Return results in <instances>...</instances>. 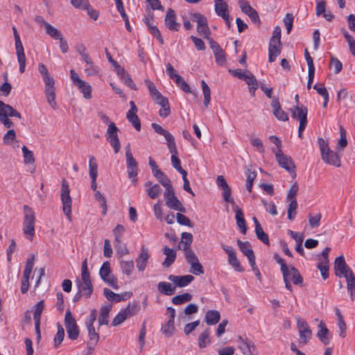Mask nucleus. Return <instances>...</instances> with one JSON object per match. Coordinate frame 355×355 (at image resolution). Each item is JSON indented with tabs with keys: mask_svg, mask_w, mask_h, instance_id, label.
<instances>
[{
	"mask_svg": "<svg viewBox=\"0 0 355 355\" xmlns=\"http://www.w3.org/2000/svg\"><path fill=\"white\" fill-rule=\"evenodd\" d=\"M307 108L301 105H297L291 109V116L293 119L299 120L300 125L298 128V137L302 139L303 137L302 132L307 125Z\"/></svg>",
	"mask_w": 355,
	"mask_h": 355,
	"instance_id": "39448f33",
	"label": "nucleus"
},
{
	"mask_svg": "<svg viewBox=\"0 0 355 355\" xmlns=\"http://www.w3.org/2000/svg\"><path fill=\"white\" fill-rule=\"evenodd\" d=\"M161 331L166 337H171L175 331L174 320L168 319V321L162 326Z\"/></svg>",
	"mask_w": 355,
	"mask_h": 355,
	"instance_id": "72a5a7b5",
	"label": "nucleus"
},
{
	"mask_svg": "<svg viewBox=\"0 0 355 355\" xmlns=\"http://www.w3.org/2000/svg\"><path fill=\"white\" fill-rule=\"evenodd\" d=\"M38 71L42 76L44 83L54 81V79L50 76V73H49L47 68L44 64L40 63L39 64Z\"/></svg>",
	"mask_w": 355,
	"mask_h": 355,
	"instance_id": "de8ad7c7",
	"label": "nucleus"
},
{
	"mask_svg": "<svg viewBox=\"0 0 355 355\" xmlns=\"http://www.w3.org/2000/svg\"><path fill=\"white\" fill-rule=\"evenodd\" d=\"M99 275L103 282L108 284L114 289L118 290L119 285L117 279L111 274L110 263L109 261H105L99 270Z\"/></svg>",
	"mask_w": 355,
	"mask_h": 355,
	"instance_id": "0eeeda50",
	"label": "nucleus"
},
{
	"mask_svg": "<svg viewBox=\"0 0 355 355\" xmlns=\"http://www.w3.org/2000/svg\"><path fill=\"white\" fill-rule=\"evenodd\" d=\"M297 324L301 342L306 344L311 338V330L308 323L304 320L298 319Z\"/></svg>",
	"mask_w": 355,
	"mask_h": 355,
	"instance_id": "4468645a",
	"label": "nucleus"
},
{
	"mask_svg": "<svg viewBox=\"0 0 355 355\" xmlns=\"http://www.w3.org/2000/svg\"><path fill=\"white\" fill-rule=\"evenodd\" d=\"M57 327L58 331L54 338V345L55 347L56 348L60 345L64 337V330L62 326L60 324L58 323Z\"/></svg>",
	"mask_w": 355,
	"mask_h": 355,
	"instance_id": "09e8293b",
	"label": "nucleus"
},
{
	"mask_svg": "<svg viewBox=\"0 0 355 355\" xmlns=\"http://www.w3.org/2000/svg\"><path fill=\"white\" fill-rule=\"evenodd\" d=\"M271 106L272 107L273 114L278 120L286 121L288 119L287 114L282 110L278 99H272Z\"/></svg>",
	"mask_w": 355,
	"mask_h": 355,
	"instance_id": "4be33fe9",
	"label": "nucleus"
},
{
	"mask_svg": "<svg viewBox=\"0 0 355 355\" xmlns=\"http://www.w3.org/2000/svg\"><path fill=\"white\" fill-rule=\"evenodd\" d=\"M221 248L227 253L228 263L234 270L240 272H244V268L241 265L240 261L237 259L234 249L225 244H222Z\"/></svg>",
	"mask_w": 355,
	"mask_h": 355,
	"instance_id": "f8f14e48",
	"label": "nucleus"
},
{
	"mask_svg": "<svg viewBox=\"0 0 355 355\" xmlns=\"http://www.w3.org/2000/svg\"><path fill=\"white\" fill-rule=\"evenodd\" d=\"M79 290L80 292H83V295L86 297H89L93 292L92 282H83L79 285Z\"/></svg>",
	"mask_w": 355,
	"mask_h": 355,
	"instance_id": "3c124183",
	"label": "nucleus"
},
{
	"mask_svg": "<svg viewBox=\"0 0 355 355\" xmlns=\"http://www.w3.org/2000/svg\"><path fill=\"white\" fill-rule=\"evenodd\" d=\"M253 221L255 225V233L257 237L263 243L269 245V239L266 233H265L256 217H253Z\"/></svg>",
	"mask_w": 355,
	"mask_h": 355,
	"instance_id": "cd10ccee",
	"label": "nucleus"
},
{
	"mask_svg": "<svg viewBox=\"0 0 355 355\" xmlns=\"http://www.w3.org/2000/svg\"><path fill=\"white\" fill-rule=\"evenodd\" d=\"M215 1V11L216 14L221 17L224 21H225L227 26L228 27L230 26V17L228 13V6L226 2L223 1V0L220 1Z\"/></svg>",
	"mask_w": 355,
	"mask_h": 355,
	"instance_id": "2eb2a0df",
	"label": "nucleus"
},
{
	"mask_svg": "<svg viewBox=\"0 0 355 355\" xmlns=\"http://www.w3.org/2000/svg\"><path fill=\"white\" fill-rule=\"evenodd\" d=\"M158 291L165 295H172L175 292V286L166 282H160L157 284Z\"/></svg>",
	"mask_w": 355,
	"mask_h": 355,
	"instance_id": "bb28decb",
	"label": "nucleus"
},
{
	"mask_svg": "<svg viewBox=\"0 0 355 355\" xmlns=\"http://www.w3.org/2000/svg\"><path fill=\"white\" fill-rule=\"evenodd\" d=\"M184 257L187 262L191 266L199 262L198 258L192 250L185 252Z\"/></svg>",
	"mask_w": 355,
	"mask_h": 355,
	"instance_id": "4d7b16f0",
	"label": "nucleus"
},
{
	"mask_svg": "<svg viewBox=\"0 0 355 355\" xmlns=\"http://www.w3.org/2000/svg\"><path fill=\"white\" fill-rule=\"evenodd\" d=\"M164 196L166 200V205L168 207L181 212H186V209L175 196L173 187L165 190Z\"/></svg>",
	"mask_w": 355,
	"mask_h": 355,
	"instance_id": "9d476101",
	"label": "nucleus"
},
{
	"mask_svg": "<svg viewBox=\"0 0 355 355\" xmlns=\"http://www.w3.org/2000/svg\"><path fill=\"white\" fill-rule=\"evenodd\" d=\"M175 83L185 93H191L189 85L185 82L184 79L182 76L177 78Z\"/></svg>",
	"mask_w": 355,
	"mask_h": 355,
	"instance_id": "680f3d73",
	"label": "nucleus"
},
{
	"mask_svg": "<svg viewBox=\"0 0 355 355\" xmlns=\"http://www.w3.org/2000/svg\"><path fill=\"white\" fill-rule=\"evenodd\" d=\"M201 85L204 96V105L206 107H208L211 101V91L209 86L207 85L205 80L201 81Z\"/></svg>",
	"mask_w": 355,
	"mask_h": 355,
	"instance_id": "a19ab883",
	"label": "nucleus"
},
{
	"mask_svg": "<svg viewBox=\"0 0 355 355\" xmlns=\"http://www.w3.org/2000/svg\"><path fill=\"white\" fill-rule=\"evenodd\" d=\"M318 146L321 153L322 161L329 165L339 167L341 165L340 156L334 150H331L329 144L322 138L318 139Z\"/></svg>",
	"mask_w": 355,
	"mask_h": 355,
	"instance_id": "f03ea898",
	"label": "nucleus"
},
{
	"mask_svg": "<svg viewBox=\"0 0 355 355\" xmlns=\"http://www.w3.org/2000/svg\"><path fill=\"white\" fill-rule=\"evenodd\" d=\"M95 199L99 202L101 207L103 209V214L105 215L107 213V202L106 199L103 194L101 193L99 191H96L94 193Z\"/></svg>",
	"mask_w": 355,
	"mask_h": 355,
	"instance_id": "864d4df0",
	"label": "nucleus"
},
{
	"mask_svg": "<svg viewBox=\"0 0 355 355\" xmlns=\"http://www.w3.org/2000/svg\"><path fill=\"white\" fill-rule=\"evenodd\" d=\"M286 273L288 275V279L291 280L295 285L302 284L303 279L298 270L294 266H289Z\"/></svg>",
	"mask_w": 355,
	"mask_h": 355,
	"instance_id": "5701e85b",
	"label": "nucleus"
},
{
	"mask_svg": "<svg viewBox=\"0 0 355 355\" xmlns=\"http://www.w3.org/2000/svg\"><path fill=\"white\" fill-rule=\"evenodd\" d=\"M45 31L46 34H48L50 37L53 38L54 40H58L62 36V33L57 28L53 27L50 24H45Z\"/></svg>",
	"mask_w": 355,
	"mask_h": 355,
	"instance_id": "79ce46f5",
	"label": "nucleus"
},
{
	"mask_svg": "<svg viewBox=\"0 0 355 355\" xmlns=\"http://www.w3.org/2000/svg\"><path fill=\"white\" fill-rule=\"evenodd\" d=\"M118 128L115 123L111 122L107 127L105 134L106 139L110 144L113 147L115 153H118L121 149V144L117 135Z\"/></svg>",
	"mask_w": 355,
	"mask_h": 355,
	"instance_id": "9b49d317",
	"label": "nucleus"
},
{
	"mask_svg": "<svg viewBox=\"0 0 355 355\" xmlns=\"http://www.w3.org/2000/svg\"><path fill=\"white\" fill-rule=\"evenodd\" d=\"M76 87L80 90L85 98L90 99L92 98V87L88 83L83 80L80 82Z\"/></svg>",
	"mask_w": 355,
	"mask_h": 355,
	"instance_id": "58836bf2",
	"label": "nucleus"
},
{
	"mask_svg": "<svg viewBox=\"0 0 355 355\" xmlns=\"http://www.w3.org/2000/svg\"><path fill=\"white\" fill-rule=\"evenodd\" d=\"M166 141L167 143V146L168 148V150H169L170 153H171V155H175V156L178 155V150H177L176 144L175 141L174 137L172 135L169 138H167V139H166Z\"/></svg>",
	"mask_w": 355,
	"mask_h": 355,
	"instance_id": "052dcab7",
	"label": "nucleus"
},
{
	"mask_svg": "<svg viewBox=\"0 0 355 355\" xmlns=\"http://www.w3.org/2000/svg\"><path fill=\"white\" fill-rule=\"evenodd\" d=\"M111 311L110 306H103L101 308L100 315L98 317V324L103 325L107 324L109 322V313Z\"/></svg>",
	"mask_w": 355,
	"mask_h": 355,
	"instance_id": "2f4dec72",
	"label": "nucleus"
},
{
	"mask_svg": "<svg viewBox=\"0 0 355 355\" xmlns=\"http://www.w3.org/2000/svg\"><path fill=\"white\" fill-rule=\"evenodd\" d=\"M148 31L150 33L155 37L161 44H164V40L161 35V33L156 26L149 25Z\"/></svg>",
	"mask_w": 355,
	"mask_h": 355,
	"instance_id": "e2e57ef3",
	"label": "nucleus"
},
{
	"mask_svg": "<svg viewBox=\"0 0 355 355\" xmlns=\"http://www.w3.org/2000/svg\"><path fill=\"white\" fill-rule=\"evenodd\" d=\"M60 198L62 203V211L69 220H71L72 199L70 196V189L67 181L64 178L62 180Z\"/></svg>",
	"mask_w": 355,
	"mask_h": 355,
	"instance_id": "7ed1b4c3",
	"label": "nucleus"
},
{
	"mask_svg": "<svg viewBox=\"0 0 355 355\" xmlns=\"http://www.w3.org/2000/svg\"><path fill=\"white\" fill-rule=\"evenodd\" d=\"M154 175L166 189L171 188L172 184L171 180L161 170H156Z\"/></svg>",
	"mask_w": 355,
	"mask_h": 355,
	"instance_id": "473e14b6",
	"label": "nucleus"
},
{
	"mask_svg": "<svg viewBox=\"0 0 355 355\" xmlns=\"http://www.w3.org/2000/svg\"><path fill=\"white\" fill-rule=\"evenodd\" d=\"M237 245L240 249V250L243 252V254L250 259V257H254V252L250 247V243L248 241L243 242L240 240L237 241Z\"/></svg>",
	"mask_w": 355,
	"mask_h": 355,
	"instance_id": "c756f323",
	"label": "nucleus"
},
{
	"mask_svg": "<svg viewBox=\"0 0 355 355\" xmlns=\"http://www.w3.org/2000/svg\"><path fill=\"white\" fill-rule=\"evenodd\" d=\"M150 258L149 251L145 246H141L138 257L136 259V266L139 271L143 272L146 268Z\"/></svg>",
	"mask_w": 355,
	"mask_h": 355,
	"instance_id": "dca6fc26",
	"label": "nucleus"
},
{
	"mask_svg": "<svg viewBox=\"0 0 355 355\" xmlns=\"http://www.w3.org/2000/svg\"><path fill=\"white\" fill-rule=\"evenodd\" d=\"M297 200H293L292 201H290V203L288 205V210H287V214H288V218L290 220H293L294 218L296 216L297 214Z\"/></svg>",
	"mask_w": 355,
	"mask_h": 355,
	"instance_id": "49530a36",
	"label": "nucleus"
},
{
	"mask_svg": "<svg viewBox=\"0 0 355 355\" xmlns=\"http://www.w3.org/2000/svg\"><path fill=\"white\" fill-rule=\"evenodd\" d=\"M44 307L43 300L38 302L35 306L33 319L34 320H40L41 315Z\"/></svg>",
	"mask_w": 355,
	"mask_h": 355,
	"instance_id": "6e6d98bb",
	"label": "nucleus"
},
{
	"mask_svg": "<svg viewBox=\"0 0 355 355\" xmlns=\"http://www.w3.org/2000/svg\"><path fill=\"white\" fill-rule=\"evenodd\" d=\"M163 252L166 255V259L162 265L166 268H168L174 263L176 258V252L173 249L168 246L164 248Z\"/></svg>",
	"mask_w": 355,
	"mask_h": 355,
	"instance_id": "a878e982",
	"label": "nucleus"
},
{
	"mask_svg": "<svg viewBox=\"0 0 355 355\" xmlns=\"http://www.w3.org/2000/svg\"><path fill=\"white\" fill-rule=\"evenodd\" d=\"M235 218L238 227L240 229L241 233L245 234L247 231V227L242 210L237 211L236 214H235Z\"/></svg>",
	"mask_w": 355,
	"mask_h": 355,
	"instance_id": "4c0bfd02",
	"label": "nucleus"
},
{
	"mask_svg": "<svg viewBox=\"0 0 355 355\" xmlns=\"http://www.w3.org/2000/svg\"><path fill=\"white\" fill-rule=\"evenodd\" d=\"M192 298V295L190 293H185L182 295H178L173 297L171 300L172 303L175 305L182 304L187 302H189Z\"/></svg>",
	"mask_w": 355,
	"mask_h": 355,
	"instance_id": "ea45409f",
	"label": "nucleus"
},
{
	"mask_svg": "<svg viewBox=\"0 0 355 355\" xmlns=\"http://www.w3.org/2000/svg\"><path fill=\"white\" fill-rule=\"evenodd\" d=\"M191 18L193 21L197 22L198 33L204 38H208L211 35V31L208 26L207 18L199 12L191 13Z\"/></svg>",
	"mask_w": 355,
	"mask_h": 355,
	"instance_id": "1a4fd4ad",
	"label": "nucleus"
},
{
	"mask_svg": "<svg viewBox=\"0 0 355 355\" xmlns=\"http://www.w3.org/2000/svg\"><path fill=\"white\" fill-rule=\"evenodd\" d=\"M272 151L275 154L277 161L279 166L290 173H294L295 164L292 158L284 155L281 149L277 150H273Z\"/></svg>",
	"mask_w": 355,
	"mask_h": 355,
	"instance_id": "ddd939ff",
	"label": "nucleus"
},
{
	"mask_svg": "<svg viewBox=\"0 0 355 355\" xmlns=\"http://www.w3.org/2000/svg\"><path fill=\"white\" fill-rule=\"evenodd\" d=\"M126 117L137 131L141 130V123L137 114L127 113Z\"/></svg>",
	"mask_w": 355,
	"mask_h": 355,
	"instance_id": "5fc2aeb1",
	"label": "nucleus"
},
{
	"mask_svg": "<svg viewBox=\"0 0 355 355\" xmlns=\"http://www.w3.org/2000/svg\"><path fill=\"white\" fill-rule=\"evenodd\" d=\"M164 23L166 26L170 31H178L180 29V24L176 21V14L171 8H169L167 10L164 18Z\"/></svg>",
	"mask_w": 355,
	"mask_h": 355,
	"instance_id": "a211bd4d",
	"label": "nucleus"
},
{
	"mask_svg": "<svg viewBox=\"0 0 355 355\" xmlns=\"http://www.w3.org/2000/svg\"><path fill=\"white\" fill-rule=\"evenodd\" d=\"M146 191L152 199H155L161 194L162 189L159 184H153L151 182L145 183Z\"/></svg>",
	"mask_w": 355,
	"mask_h": 355,
	"instance_id": "393cba45",
	"label": "nucleus"
},
{
	"mask_svg": "<svg viewBox=\"0 0 355 355\" xmlns=\"http://www.w3.org/2000/svg\"><path fill=\"white\" fill-rule=\"evenodd\" d=\"M282 51V43L281 41L270 40L268 53H269V62H274L277 57L280 54Z\"/></svg>",
	"mask_w": 355,
	"mask_h": 355,
	"instance_id": "6ab92c4d",
	"label": "nucleus"
},
{
	"mask_svg": "<svg viewBox=\"0 0 355 355\" xmlns=\"http://www.w3.org/2000/svg\"><path fill=\"white\" fill-rule=\"evenodd\" d=\"M152 127L155 132H157L159 135H163L165 138V139H167V138H169L172 136V135L166 130L164 129L160 125L157 123H152Z\"/></svg>",
	"mask_w": 355,
	"mask_h": 355,
	"instance_id": "bf43d9fd",
	"label": "nucleus"
},
{
	"mask_svg": "<svg viewBox=\"0 0 355 355\" xmlns=\"http://www.w3.org/2000/svg\"><path fill=\"white\" fill-rule=\"evenodd\" d=\"M89 176H90L91 179L97 178L98 166H97L96 162H95V158L94 156L89 157Z\"/></svg>",
	"mask_w": 355,
	"mask_h": 355,
	"instance_id": "c03bdc74",
	"label": "nucleus"
},
{
	"mask_svg": "<svg viewBox=\"0 0 355 355\" xmlns=\"http://www.w3.org/2000/svg\"><path fill=\"white\" fill-rule=\"evenodd\" d=\"M193 241V236L191 233L183 232L182 234V242L179 245L180 248H182L185 252L191 250L190 245Z\"/></svg>",
	"mask_w": 355,
	"mask_h": 355,
	"instance_id": "c9c22d12",
	"label": "nucleus"
},
{
	"mask_svg": "<svg viewBox=\"0 0 355 355\" xmlns=\"http://www.w3.org/2000/svg\"><path fill=\"white\" fill-rule=\"evenodd\" d=\"M238 343L239 348L241 349L243 354L245 355H252L251 347H253L254 346L250 345V343L248 342L247 340H244L241 336H239Z\"/></svg>",
	"mask_w": 355,
	"mask_h": 355,
	"instance_id": "e433bc0d",
	"label": "nucleus"
},
{
	"mask_svg": "<svg viewBox=\"0 0 355 355\" xmlns=\"http://www.w3.org/2000/svg\"><path fill=\"white\" fill-rule=\"evenodd\" d=\"M139 307L137 304H128L125 309L122 310L126 318H130L137 313Z\"/></svg>",
	"mask_w": 355,
	"mask_h": 355,
	"instance_id": "8fccbe9b",
	"label": "nucleus"
},
{
	"mask_svg": "<svg viewBox=\"0 0 355 355\" xmlns=\"http://www.w3.org/2000/svg\"><path fill=\"white\" fill-rule=\"evenodd\" d=\"M125 157L128 177L129 178L132 179V182H137V175L138 174V163L133 157L130 144L125 147Z\"/></svg>",
	"mask_w": 355,
	"mask_h": 355,
	"instance_id": "423d86ee",
	"label": "nucleus"
},
{
	"mask_svg": "<svg viewBox=\"0 0 355 355\" xmlns=\"http://www.w3.org/2000/svg\"><path fill=\"white\" fill-rule=\"evenodd\" d=\"M71 5L77 9L85 10L88 8V0H71Z\"/></svg>",
	"mask_w": 355,
	"mask_h": 355,
	"instance_id": "338daca9",
	"label": "nucleus"
},
{
	"mask_svg": "<svg viewBox=\"0 0 355 355\" xmlns=\"http://www.w3.org/2000/svg\"><path fill=\"white\" fill-rule=\"evenodd\" d=\"M216 183L218 187L223 190V198L225 202L232 198L231 196V189L223 175L217 177Z\"/></svg>",
	"mask_w": 355,
	"mask_h": 355,
	"instance_id": "412c9836",
	"label": "nucleus"
},
{
	"mask_svg": "<svg viewBox=\"0 0 355 355\" xmlns=\"http://www.w3.org/2000/svg\"><path fill=\"white\" fill-rule=\"evenodd\" d=\"M168 279L173 283L175 288H182L189 285L194 279V277L191 275L182 276L170 275Z\"/></svg>",
	"mask_w": 355,
	"mask_h": 355,
	"instance_id": "f3484780",
	"label": "nucleus"
},
{
	"mask_svg": "<svg viewBox=\"0 0 355 355\" xmlns=\"http://www.w3.org/2000/svg\"><path fill=\"white\" fill-rule=\"evenodd\" d=\"M209 334L210 331L209 329H205L200 334L198 337V346L200 348H205L211 343Z\"/></svg>",
	"mask_w": 355,
	"mask_h": 355,
	"instance_id": "f704fd0d",
	"label": "nucleus"
},
{
	"mask_svg": "<svg viewBox=\"0 0 355 355\" xmlns=\"http://www.w3.org/2000/svg\"><path fill=\"white\" fill-rule=\"evenodd\" d=\"M24 218L23 222V231L24 234L29 236L31 241L35 235V216L33 209L28 205L24 206Z\"/></svg>",
	"mask_w": 355,
	"mask_h": 355,
	"instance_id": "20e7f679",
	"label": "nucleus"
},
{
	"mask_svg": "<svg viewBox=\"0 0 355 355\" xmlns=\"http://www.w3.org/2000/svg\"><path fill=\"white\" fill-rule=\"evenodd\" d=\"M298 189H299L298 185L296 182L291 185V187L287 193V199L289 201L296 200V195L297 193Z\"/></svg>",
	"mask_w": 355,
	"mask_h": 355,
	"instance_id": "774afa93",
	"label": "nucleus"
},
{
	"mask_svg": "<svg viewBox=\"0 0 355 355\" xmlns=\"http://www.w3.org/2000/svg\"><path fill=\"white\" fill-rule=\"evenodd\" d=\"M64 324L68 337L71 340H76L79 335V329L76 321L69 310L66 311Z\"/></svg>",
	"mask_w": 355,
	"mask_h": 355,
	"instance_id": "6e6552de",
	"label": "nucleus"
},
{
	"mask_svg": "<svg viewBox=\"0 0 355 355\" xmlns=\"http://www.w3.org/2000/svg\"><path fill=\"white\" fill-rule=\"evenodd\" d=\"M9 116H15L18 119H21V117L20 113L15 110L12 106L3 103V105L0 107V118H6Z\"/></svg>",
	"mask_w": 355,
	"mask_h": 355,
	"instance_id": "b1692460",
	"label": "nucleus"
},
{
	"mask_svg": "<svg viewBox=\"0 0 355 355\" xmlns=\"http://www.w3.org/2000/svg\"><path fill=\"white\" fill-rule=\"evenodd\" d=\"M335 274L339 277H345L347 291L352 300L355 298V275L351 268L347 265L343 256L337 257L334 263Z\"/></svg>",
	"mask_w": 355,
	"mask_h": 355,
	"instance_id": "f257e3e1",
	"label": "nucleus"
},
{
	"mask_svg": "<svg viewBox=\"0 0 355 355\" xmlns=\"http://www.w3.org/2000/svg\"><path fill=\"white\" fill-rule=\"evenodd\" d=\"M21 150L23 153L24 163L26 164H33L35 162L33 153L29 150L26 146H24Z\"/></svg>",
	"mask_w": 355,
	"mask_h": 355,
	"instance_id": "603ef678",
	"label": "nucleus"
},
{
	"mask_svg": "<svg viewBox=\"0 0 355 355\" xmlns=\"http://www.w3.org/2000/svg\"><path fill=\"white\" fill-rule=\"evenodd\" d=\"M294 17L291 13H287L284 18V22L286 28L287 33L289 34L293 28Z\"/></svg>",
	"mask_w": 355,
	"mask_h": 355,
	"instance_id": "0e129e2a",
	"label": "nucleus"
},
{
	"mask_svg": "<svg viewBox=\"0 0 355 355\" xmlns=\"http://www.w3.org/2000/svg\"><path fill=\"white\" fill-rule=\"evenodd\" d=\"M146 85L147 86L148 91L150 92V94L153 99L155 98L157 96H158L159 94H161L157 89L153 83L150 81L149 80H145Z\"/></svg>",
	"mask_w": 355,
	"mask_h": 355,
	"instance_id": "69168bd1",
	"label": "nucleus"
},
{
	"mask_svg": "<svg viewBox=\"0 0 355 355\" xmlns=\"http://www.w3.org/2000/svg\"><path fill=\"white\" fill-rule=\"evenodd\" d=\"M342 33L348 43L351 53L355 57V40L345 29H342Z\"/></svg>",
	"mask_w": 355,
	"mask_h": 355,
	"instance_id": "a18cd8bd",
	"label": "nucleus"
},
{
	"mask_svg": "<svg viewBox=\"0 0 355 355\" xmlns=\"http://www.w3.org/2000/svg\"><path fill=\"white\" fill-rule=\"evenodd\" d=\"M319 327L320 329L318 331L317 336L320 340L325 345H329L330 343V338L329 336L328 329L321 322Z\"/></svg>",
	"mask_w": 355,
	"mask_h": 355,
	"instance_id": "7c9ffc66",
	"label": "nucleus"
},
{
	"mask_svg": "<svg viewBox=\"0 0 355 355\" xmlns=\"http://www.w3.org/2000/svg\"><path fill=\"white\" fill-rule=\"evenodd\" d=\"M45 84V94L46 96V100L50 106L55 109L56 107L55 102V81H52L50 83H46Z\"/></svg>",
	"mask_w": 355,
	"mask_h": 355,
	"instance_id": "aec40b11",
	"label": "nucleus"
},
{
	"mask_svg": "<svg viewBox=\"0 0 355 355\" xmlns=\"http://www.w3.org/2000/svg\"><path fill=\"white\" fill-rule=\"evenodd\" d=\"M220 318V314L218 311L209 310L206 313L205 321L208 325L217 324Z\"/></svg>",
	"mask_w": 355,
	"mask_h": 355,
	"instance_id": "c85d7f7f",
	"label": "nucleus"
},
{
	"mask_svg": "<svg viewBox=\"0 0 355 355\" xmlns=\"http://www.w3.org/2000/svg\"><path fill=\"white\" fill-rule=\"evenodd\" d=\"M125 231V228L121 225H117L113 230L115 242L118 244H121V236Z\"/></svg>",
	"mask_w": 355,
	"mask_h": 355,
	"instance_id": "13d9d810",
	"label": "nucleus"
},
{
	"mask_svg": "<svg viewBox=\"0 0 355 355\" xmlns=\"http://www.w3.org/2000/svg\"><path fill=\"white\" fill-rule=\"evenodd\" d=\"M121 268L123 273L130 276L134 270V262L132 260L122 261L121 262Z\"/></svg>",
	"mask_w": 355,
	"mask_h": 355,
	"instance_id": "37998d69",
	"label": "nucleus"
}]
</instances>
